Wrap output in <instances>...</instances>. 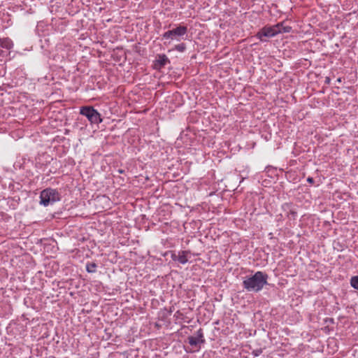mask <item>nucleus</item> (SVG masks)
<instances>
[{"mask_svg":"<svg viewBox=\"0 0 358 358\" xmlns=\"http://www.w3.org/2000/svg\"><path fill=\"white\" fill-rule=\"evenodd\" d=\"M291 30V27L288 26H284L282 23H278L271 27H265L257 34V37L260 40H263L262 37H272L279 33H287Z\"/></svg>","mask_w":358,"mask_h":358,"instance_id":"obj_1","label":"nucleus"},{"mask_svg":"<svg viewBox=\"0 0 358 358\" xmlns=\"http://www.w3.org/2000/svg\"><path fill=\"white\" fill-rule=\"evenodd\" d=\"M266 275L262 272H257L252 277L248 279V290L258 292L266 284Z\"/></svg>","mask_w":358,"mask_h":358,"instance_id":"obj_2","label":"nucleus"},{"mask_svg":"<svg viewBox=\"0 0 358 358\" xmlns=\"http://www.w3.org/2000/svg\"><path fill=\"white\" fill-rule=\"evenodd\" d=\"M41 198V204H43L45 206H48L50 203H52L57 201L59 200V193L53 189L48 188L43 190L41 192L40 195Z\"/></svg>","mask_w":358,"mask_h":358,"instance_id":"obj_3","label":"nucleus"},{"mask_svg":"<svg viewBox=\"0 0 358 358\" xmlns=\"http://www.w3.org/2000/svg\"><path fill=\"white\" fill-rule=\"evenodd\" d=\"M80 113L85 116L92 124H99L102 122L100 113L92 106L81 107Z\"/></svg>","mask_w":358,"mask_h":358,"instance_id":"obj_4","label":"nucleus"},{"mask_svg":"<svg viewBox=\"0 0 358 358\" xmlns=\"http://www.w3.org/2000/svg\"><path fill=\"white\" fill-rule=\"evenodd\" d=\"M187 33V27L185 26H178L175 29L169 30L163 34L164 38H171L180 41V38L186 35Z\"/></svg>","mask_w":358,"mask_h":358,"instance_id":"obj_5","label":"nucleus"},{"mask_svg":"<svg viewBox=\"0 0 358 358\" xmlns=\"http://www.w3.org/2000/svg\"><path fill=\"white\" fill-rule=\"evenodd\" d=\"M203 330L201 329H199L196 331V336H189L188 338L189 343L190 345L195 346L198 343H204V339L203 338Z\"/></svg>","mask_w":358,"mask_h":358,"instance_id":"obj_6","label":"nucleus"},{"mask_svg":"<svg viewBox=\"0 0 358 358\" xmlns=\"http://www.w3.org/2000/svg\"><path fill=\"white\" fill-rule=\"evenodd\" d=\"M168 62H169V60L165 55H159L155 61V69H160L164 67Z\"/></svg>","mask_w":358,"mask_h":358,"instance_id":"obj_7","label":"nucleus"},{"mask_svg":"<svg viewBox=\"0 0 358 358\" xmlns=\"http://www.w3.org/2000/svg\"><path fill=\"white\" fill-rule=\"evenodd\" d=\"M189 254V252L187 251H181L179 252V255L177 257V260L182 264H186L188 262V257L187 255Z\"/></svg>","mask_w":358,"mask_h":358,"instance_id":"obj_8","label":"nucleus"},{"mask_svg":"<svg viewBox=\"0 0 358 358\" xmlns=\"http://www.w3.org/2000/svg\"><path fill=\"white\" fill-rule=\"evenodd\" d=\"M13 44L10 39L6 38L1 39L0 38V46L3 48H6L7 50L10 49L13 47Z\"/></svg>","mask_w":358,"mask_h":358,"instance_id":"obj_9","label":"nucleus"},{"mask_svg":"<svg viewBox=\"0 0 358 358\" xmlns=\"http://www.w3.org/2000/svg\"><path fill=\"white\" fill-rule=\"evenodd\" d=\"M96 264L95 263H90L87 264L86 269L89 273H94L96 271Z\"/></svg>","mask_w":358,"mask_h":358,"instance_id":"obj_10","label":"nucleus"},{"mask_svg":"<svg viewBox=\"0 0 358 358\" xmlns=\"http://www.w3.org/2000/svg\"><path fill=\"white\" fill-rule=\"evenodd\" d=\"M350 283L352 287L358 289V276H354L351 278Z\"/></svg>","mask_w":358,"mask_h":358,"instance_id":"obj_11","label":"nucleus"},{"mask_svg":"<svg viewBox=\"0 0 358 358\" xmlns=\"http://www.w3.org/2000/svg\"><path fill=\"white\" fill-rule=\"evenodd\" d=\"M186 49V45L185 43H180L175 46V50H178V52H184Z\"/></svg>","mask_w":358,"mask_h":358,"instance_id":"obj_12","label":"nucleus"},{"mask_svg":"<svg viewBox=\"0 0 358 358\" xmlns=\"http://www.w3.org/2000/svg\"><path fill=\"white\" fill-rule=\"evenodd\" d=\"M307 180H308V182H313V179L312 178H308L307 179Z\"/></svg>","mask_w":358,"mask_h":358,"instance_id":"obj_13","label":"nucleus"},{"mask_svg":"<svg viewBox=\"0 0 358 358\" xmlns=\"http://www.w3.org/2000/svg\"><path fill=\"white\" fill-rule=\"evenodd\" d=\"M243 284L244 287H246V280H243Z\"/></svg>","mask_w":358,"mask_h":358,"instance_id":"obj_14","label":"nucleus"}]
</instances>
